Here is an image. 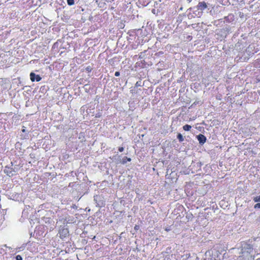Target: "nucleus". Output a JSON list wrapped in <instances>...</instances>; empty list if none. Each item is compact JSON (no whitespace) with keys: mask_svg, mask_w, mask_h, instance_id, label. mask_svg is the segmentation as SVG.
<instances>
[{"mask_svg":"<svg viewBox=\"0 0 260 260\" xmlns=\"http://www.w3.org/2000/svg\"><path fill=\"white\" fill-rule=\"evenodd\" d=\"M256 260H260V258L256 259Z\"/></svg>","mask_w":260,"mask_h":260,"instance_id":"nucleus-19","label":"nucleus"},{"mask_svg":"<svg viewBox=\"0 0 260 260\" xmlns=\"http://www.w3.org/2000/svg\"><path fill=\"white\" fill-rule=\"evenodd\" d=\"M30 78L31 81L34 82L35 81L38 82L41 80V77L38 75L35 74L34 73L31 72L30 74Z\"/></svg>","mask_w":260,"mask_h":260,"instance_id":"nucleus-2","label":"nucleus"},{"mask_svg":"<svg viewBox=\"0 0 260 260\" xmlns=\"http://www.w3.org/2000/svg\"><path fill=\"white\" fill-rule=\"evenodd\" d=\"M182 128L184 131H188L190 130L191 127L190 125L186 124L183 126Z\"/></svg>","mask_w":260,"mask_h":260,"instance_id":"nucleus-7","label":"nucleus"},{"mask_svg":"<svg viewBox=\"0 0 260 260\" xmlns=\"http://www.w3.org/2000/svg\"><path fill=\"white\" fill-rule=\"evenodd\" d=\"M255 209L260 208V203H256L254 206Z\"/></svg>","mask_w":260,"mask_h":260,"instance_id":"nucleus-13","label":"nucleus"},{"mask_svg":"<svg viewBox=\"0 0 260 260\" xmlns=\"http://www.w3.org/2000/svg\"><path fill=\"white\" fill-rule=\"evenodd\" d=\"M255 250L253 245L245 242L242 245L241 255L239 257L241 260H254Z\"/></svg>","mask_w":260,"mask_h":260,"instance_id":"nucleus-1","label":"nucleus"},{"mask_svg":"<svg viewBox=\"0 0 260 260\" xmlns=\"http://www.w3.org/2000/svg\"><path fill=\"white\" fill-rule=\"evenodd\" d=\"M142 81H137L135 84V86L136 87H139V86H142Z\"/></svg>","mask_w":260,"mask_h":260,"instance_id":"nucleus-12","label":"nucleus"},{"mask_svg":"<svg viewBox=\"0 0 260 260\" xmlns=\"http://www.w3.org/2000/svg\"><path fill=\"white\" fill-rule=\"evenodd\" d=\"M166 231H169V230H168V229H166Z\"/></svg>","mask_w":260,"mask_h":260,"instance_id":"nucleus-20","label":"nucleus"},{"mask_svg":"<svg viewBox=\"0 0 260 260\" xmlns=\"http://www.w3.org/2000/svg\"><path fill=\"white\" fill-rule=\"evenodd\" d=\"M207 5L205 2H200L198 5V9L199 10L203 11L207 8Z\"/></svg>","mask_w":260,"mask_h":260,"instance_id":"nucleus-5","label":"nucleus"},{"mask_svg":"<svg viewBox=\"0 0 260 260\" xmlns=\"http://www.w3.org/2000/svg\"><path fill=\"white\" fill-rule=\"evenodd\" d=\"M120 75V73L119 72H116L115 73V76L118 77Z\"/></svg>","mask_w":260,"mask_h":260,"instance_id":"nucleus-17","label":"nucleus"},{"mask_svg":"<svg viewBox=\"0 0 260 260\" xmlns=\"http://www.w3.org/2000/svg\"><path fill=\"white\" fill-rule=\"evenodd\" d=\"M198 140L200 144H203L206 142L207 138L203 134H200L197 137Z\"/></svg>","mask_w":260,"mask_h":260,"instance_id":"nucleus-3","label":"nucleus"},{"mask_svg":"<svg viewBox=\"0 0 260 260\" xmlns=\"http://www.w3.org/2000/svg\"><path fill=\"white\" fill-rule=\"evenodd\" d=\"M177 139L180 142H182L184 140V139L183 138V136L181 134H177Z\"/></svg>","mask_w":260,"mask_h":260,"instance_id":"nucleus-8","label":"nucleus"},{"mask_svg":"<svg viewBox=\"0 0 260 260\" xmlns=\"http://www.w3.org/2000/svg\"><path fill=\"white\" fill-rule=\"evenodd\" d=\"M67 3L69 6H72L74 4V0H67Z\"/></svg>","mask_w":260,"mask_h":260,"instance_id":"nucleus-11","label":"nucleus"},{"mask_svg":"<svg viewBox=\"0 0 260 260\" xmlns=\"http://www.w3.org/2000/svg\"><path fill=\"white\" fill-rule=\"evenodd\" d=\"M86 70L88 72H90L91 71V68L90 66H88L86 68Z\"/></svg>","mask_w":260,"mask_h":260,"instance_id":"nucleus-15","label":"nucleus"},{"mask_svg":"<svg viewBox=\"0 0 260 260\" xmlns=\"http://www.w3.org/2000/svg\"><path fill=\"white\" fill-rule=\"evenodd\" d=\"M5 173L10 177L13 176L12 169H10V170H6L5 171Z\"/></svg>","mask_w":260,"mask_h":260,"instance_id":"nucleus-9","label":"nucleus"},{"mask_svg":"<svg viewBox=\"0 0 260 260\" xmlns=\"http://www.w3.org/2000/svg\"><path fill=\"white\" fill-rule=\"evenodd\" d=\"M139 229V226L138 225H135L134 226V230L137 231Z\"/></svg>","mask_w":260,"mask_h":260,"instance_id":"nucleus-16","label":"nucleus"},{"mask_svg":"<svg viewBox=\"0 0 260 260\" xmlns=\"http://www.w3.org/2000/svg\"><path fill=\"white\" fill-rule=\"evenodd\" d=\"M253 201L255 203L260 202V195L258 196L255 197L253 198Z\"/></svg>","mask_w":260,"mask_h":260,"instance_id":"nucleus-10","label":"nucleus"},{"mask_svg":"<svg viewBox=\"0 0 260 260\" xmlns=\"http://www.w3.org/2000/svg\"><path fill=\"white\" fill-rule=\"evenodd\" d=\"M131 161V158L129 157H124L123 158H122V163L123 164H125L127 161Z\"/></svg>","mask_w":260,"mask_h":260,"instance_id":"nucleus-6","label":"nucleus"},{"mask_svg":"<svg viewBox=\"0 0 260 260\" xmlns=\"http://www.w3.org/2000/svg\"><path fill=\"white\" fill-rule=\"evenodd\" d=\"M16 260H22V257L20 255H17L16 256Z\"/></svg>","mask_w":260,"mask_h":260,"instance_id":"nucleus-14","label":"nucleus"},{"mask_svg":"<svg viewBox=\"0 0 260 260\" xmlns=\"http://www.w3.org/2000/svg\"><path fill=\"white\" fill-rule=\"evenodd\" d=\"M123 147H120L119 148V151L120 152H122V151H123Z\"/></svg>","mask_w":260,"mask_h":260,"instance_id":"nucleus-18","label":"nucleus"},{"mask_svg":"<svg viewBox=\"0 0 260 260\" xmlns=\"http://www.w3.org/2000/svg\"><path fill=\"white\" fill-rule=\"evenodd\" d=\"M59 234L60 235V238H64L67 236L69 234L68 230L67 229H63L60 230Z\"/></svg>","mask_w":260,"mask_h":260,"instance_id":"nucleus-4","label":"nucleus"}]
</instances>
